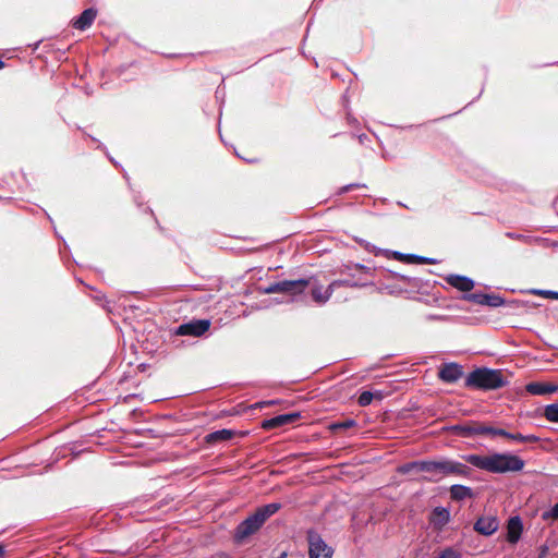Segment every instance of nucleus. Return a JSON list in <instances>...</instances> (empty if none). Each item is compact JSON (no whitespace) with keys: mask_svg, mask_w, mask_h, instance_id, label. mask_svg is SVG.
Masks as SVG:
<instances>
[{"mask_svg":"<svg viewBox=\"0 0 558 558\" xmlns=\"http://www.w3.org/2000/svg\"><path fill=\"white\" fill-rule=\"evenodd\" d=\"M463 459L473 466L490 473L520 472L525 465L523 459L510 452H495L488 456L466 454Z\"/></svg>","mask_w":558,"mask_h":558,"instance_id":"1","label":"nucleus"},{"mask_svg":"<svg viewBox=\"0 0 558 558\" xmlns=\"http://www.w3.org/2000/svg\"><path fill=\"white\" fill-rule=\"evenodd\" d=\"M416 470L418 472L430 473L434 476L444 477L448 475H468L470 469L468 465L449 459L435 461H416L403 468L404 471Z\"/></svg>","mask_w":558,"mask_h":558,"instance_id":"2","label":"nucleus"},{"mask_svg":"<svg viewBox=\"0 0 558 558\" xmlns=\"http://www.w3.org/2000/svg\"><path fill=\"white\" fill-rule=\"evenodd\" d=\"M281 505L279 502H272L259 507L252 515L247 517L243 522H241L235 532V537L238 539H243L251 534L255 533L259 530V527L264 524V522L275 514Z\"/></svg>","mask_w":558,"mask_h":558,"instance_id":"3","label":"nucleus"},{"mask_svg":"<svg viewBox=\"0 0 558 558\" xmlns=\"http://www.w3.org/2000/svg\"><path fill=\"white\" fill-rule=\"evenodd\" d=\"M506 380L499 369L477 368L471 372L466 379L465 386L478 389H497L504 387Z\"/></svg>","mask_w":558,"mask_h":558,"instance_id":"4","label":"nucleus"},{"mask_svg":"<svg viewBox=\"0 0 558 558\" xmlns=\"http://www.w3.org/2000/svg\"><path fill=\"white\" fill-rule=\"evenodd\" d=\"M310 280L299 279V280H282L279 282H275L269 284L264 289V292L267 294L272 293H283L291 296V300H296L299 295H301L305 289L308 287Z\"/></svg>","mask_w":558,"mask_h":558,"instance_id":"5","label":"nucleus"},{"mask_svg":"<svg viewBox=\"0 0 558 558\" xmlns=\"http://www.w3.org/2000/svg\"><path fill=\"white\" fill-rule=\"evenodd\" d=\"M308 554L310 558H331L333 550L329 547L316 532H308Z\"/></svg>","mask_w":558,"mask_h":558,"instance_id":"6","label":"nucleus"},{"mask_svg":"<svg viewBox=\"0 0 558 558\" xmlns=\"http://www.w3.org/2000/svg\"><path fill=\"white\" fill-rule=\"evenodd\" d=\"M342 286L354 287L355 283L351 282L350 280H335L325 290L322 286L314 287L312 289L313 300L318 304H325L330 299L335 289Z\"/></svg>","mask_w":558,"mask_h":558,"instance_id":"7","label":"nucleus"},{"mask_svg":"<svg viewBox=\"0 0 558 558\" xmlns=\"http://www.w3.org/2000/svg\"><path fill=\"white\" fill-rule=\"evenodd\" d=\"M210 327V322L207 319L192 320L186 324H182L178 327L175 333L180 336H203Z\"/></svg>","mask_w":558,"mask_h":558,"instance_id":"8","label":"nucleus"},{"mask_svg":"<svg viewBox=\"0 0 558 558\" xmlns=\"http://www.w3.org/2000/svg\"><path fill=\"white\" fill-rule=\"evenodd\" d=\"M463 375L462 366L457 363H445L441 365L438 376L445 383H456Z\"/></svg>","mask_w":558,"mask_h":558,"instance_id":"9","label":"nucleus"},{"mask_svg":"<svg viewBox=\"0 0 558 558\" xmlns=\"http://www.w3.org/2000/svg\"><path fill=\"white\" fill-rule=\"evenodd\" d=\"M499 527V522L496 517H482L475 524L474 530L482 535L489 536L494 534Z\"/></svg>","mask_w":558,"mask_h":558,"instance_id":"10","label":"nucleus"},{"mask_svg":"<svg viewBox=\"0 0 558 558\" xmlns=\"http://www.w3.org/2000/svg\"><path fill=\"white\" fill-rule=\"evenodd\" d=\"M529 393L533 396L550 395L558 391V385L542 381H532L525 386Z\"/></svg>","mask_w":558,"mask_h":558,"instance_id":"11","label":"nucleus"},{"mask_svg":"<svg viewBox=\"0 0 558 558\" xmlns=\"http://www.w3.org/2000/svg\"><path fill=\"white\" fill-rule=\"evenodd\" d=\"M300 417L299 413L280 414L269 420L264 421L263 427L266 429L276 428L279 426L294 423Z\"/></svg>","mask_w":558,"mask_h":558,"instance_id":"12","label":"nucleus"},{"mask_svg":"<svg viewBox=\"0 0 558 558\" xmlns=\"http://www.w3.org/2000/svg\"><path fill=\"white\" fill-rule=\"evenodd\" d=\"M523 531L522 521L519 517H512L507 524V541L511 544L519 542Z\"/></svg>","mask_w":558,"mask_h":558,"instance_id":"13","label":"nucleus"},{"mask_svg":"<svg viewBox=\"0 0 558 558\" xmlns=\"http://www.w3.org/2000/svg\"><path fill=\"white\" fill-rule=\"evenodd\" d=\"M447 283L462 292H469L474 288V281L465 276L449 275L446 277Z\"/></svg>","mask_w":558,"mask_h":558,"instance_id":"14","label":"nucleus"},{"mask_svg":"<svg viewBox=\"0 0 558 558\" xmlns=\"http://www.w3.org/2000/svg\"><path fill=\"white\" fill-rule=\"evenodd\" d=\"M97 12L94 9L84 10L81 15L73 21V27L81 31L88 28L93 24Z\"/></svg>","mask_w":558,"mask_h":558,"instance_id":"15","label":"nucleus"},{"mask_svg":"<svg viewBox=\"0 0 558 558\" xmlns=\"http://www.w3.org/2000/svg\"><path fill=\"white\" fill-rule=\"evenodd\" d=\"M458 430V434L463 437H469L473 435H483L484 425L477 423H471L465 425H459L454 427Z\"/></svg>","mask_w":558,"mask_h":558,"instance_id":"16","label":"nucleus"},{"mask_svg":"<svg viewBox=\"0 0 558 558\" xmlns=\"http://www.w3.org/2000/svg\"><path fill=\"white\" fill-rule=\"evenodd\" d=\"M450 496L454 500H463L472 496V489L463 485H452Z\"/></svg>","mask_w":558,"mask_h":558,"instance_id":"17","label":"nucleus"},{"mask_svg":"<svg viewBox=\"0 0 558 558\" xmlns=\"http://www.w3.org/2000/svg\"><path fill=\"white\" fill-rule=\"evenodd\" d=\"M233 435H234V432L231 429H220V430H216V432L207 435V440L209 442L225 441V440L231 439L233 437Z\"/></svg>","mask_w":558,"mask_h":558,"instance_id":"18","label":"nucleus"},{"mask_svg":"<svg viewBox=\"0 0 558 558\" xmlns=\"http://www.w3.org/2000/svg\"><path fill=\"white\" fill-rule=\"evenodd\" d=\"M544 416L549 422L558 423V403L546 405L544 409Z\"/></svg>","mask_w":558,"mask_h":558,"instance_id":"19","label":"nucleus"},{"mask_svg":"<svg viewBox=\"0 0 558 558\" xmlns=\"http://www.w3.org/2000/svg\"><path fill=\"white\" fill-rule=\"evenodd\" d=\"M449 521V512L445 508H436L434 510V522L444 525Z\"/></svg>","mask_w":558,"mask_h":558,"instance_id":"20","label":"nucleus"},{"mask_svg":"<svg viewBox=\"0 0 558 558\" xmlns=\"http://www.w3.org/2000/svg\"><path fill=\"white\" fill-rule=\"evenodd\" d=\"M505 301L501 296L496 294H485L484 305L490 307H499L504 305Z\"/></svg>","mask_w":558,"mask_h":558,"instance_id":"21","label":"nucleus"},{"mask_svg":"<svg viewBox=\"0 0 558 558\" xmlns=\"http://www.w3.org/2000/svg\"><path fill=\"white\" fill-rule=\"evenodd\" d=\"M507 438L515 440V441H520V442H536V441H538V437H536L534 435H522L520 433H517V434L509 433V436H507Z\"/></svg>","mask_w":558,"mask_h":558,"instance_id":"22","label":"nucleus"},{"mask_svg":"<svg viewBox=\"0 0 558 558\" xmlns=\"http://www.w3.org/2000/svg\"><path fill=\"white\" fill-rule=\"evenodd\" d=\"M463 299L465 301H469V302H472L475 304L484 305L485 293H482V292L469 293V294H465L463 296Z\"/></svg>","mask_w":558,"mask_h":558,"instance_id":"23","label":"nucleus"},{"mask_svg":"<svg viewBox=\"0 0 558 558\" xmlns=\"http://www.w3.org/2000/svg\"><path fill=\"white\" fill-rule=\"evenodd\" d=\"M375 395L372 392V391H363L360 396H359V399H357V403L361 405V407H367L368 404L372 403L373 399H374Z\"/></svg>","mask_w":558,"mask_h":558,"instance_id":"24","label":"nucleus"},{"mask_svg":"<svg viewBox=\"0 0 558 558\" xmlns=\"http://www.w3.org/2000/svg\"><path fill=\"white\" fill-rule=\"evenodd\" d=\"M484 434L492 435V436H501V437H506V438H507V436H509V433L502 428H494V427H489V426H485V425H484L483 435Z\"/></svg>","mask_w":558,"mask_h":558,"instance_id":"25","label":"nucleus"},{"mask_svg":"<svg viewBox=\"0 0 558 558\" xmlns=\"http://www.w3.org/2000/svg\"><path fill=\"white\" fill-rule=\"evenodd\" d=\"M438 558H461V554L451 547H447L440 551Z\"/></svg>","mask_w":558,"mask_h":558,"instance_id":"26","label":"nucleus"},{"mask_svg":"<svg viewBox=\"0 0 558 558\" xmlns=\"http://www.w3.org/2000/svg\"><path fill=\"white\" fill-rule=\"evenodd\" d=\"M355 421L354 420H345L343 422H340V423H336L332 425V428L335 429H338V428H341V429H347V428H350V427H353L355 426Z\"/></svg>","mask_w":558,"mask_h":558,"instance_id":"27","label":"nucleus"},{"mask_svg":"<svg viewBox=\"0 0 558 558\" xmlns=\"http://www.w3.org/2000/svg\"><path fill=\"white\" fill-rule=\"evenodd\" d=\"M543 519H558V502L549 511L543 513Z\"/></svg>","mask_w":558,"mask_h":558,"instance_id":"28","label":"nucleus"},{"mask_svg":"<svg viewBox=\"0 0 558 558\" xmlns=\"http://www.w3.org/2000/svg\"><path fill=\"white\" fill-rule=\"evenodd\" d=\"M408 258L411 260H418L420 263H423V264H434V259L427 258V257H421L417 255H410V256H408Z\"/></svg>","mask_w":558,"mask_h":558,"instance_id":"29","label":"nucleus"},{"mask_svg":"<svg viewBox=\"0 0 558 558\" xmlns=\"http://www.w3.org/2000/svg\"><path fill=\"white\" fill-rule=\"evenodd\" d=\"M546 296L550 298V299L558 300V292H556V291H548V292H546Z\"/></svg>","mask_w":558,"mask_h":558,"instance_id":"30","label":"nucleus"},{"mask_svg":"<svg viewBox=\"0 0 558 558\" xmlns=\"http://www.w3.org/2000/svg\"><path fill=\"white\" fill-rule=\"evenodd\" d=\"M546 292H548L547 290H533L532 293L536 294V295H544L546 296Z\"/></svg>","mask_w":558,"mask_h":558,"instance_id":"31","label":"nucleus"},{"mask_svg":"<svg viewBox=\"0 0 558 558\" xmlns=\"http://www.w3.org/2000/svg\"><path fill=\"white\" fill-rule=\"evenodd\" d=\"M507 236L511 238V239H522L523 236L520 235V234H514V233H511V232H508L507 233Z\"/></svg>","mask_w":558,"mask_h":558,"instance_id":"32","label":"nucleus"},{"mask_svg":"<svg viewBox=\"0 0 558 558\" xmlns=\"http://www.w3.org/2000/svg\"><path fill=\"white\" fill-rule=\"evenodd\" d=\"M375 395L374 399H378V400H381L383 399V392L377 390L375 392H373Z\"/></svg>","mask_w":558,"mask_h":558,"instance_id":"33","label":"nucleus"},{"mask_svg":"<svg viewBox=\"0 0 558 558\" xmlns=\"http://www.w3.org/2000/svg\"><path fill=\"white\" fill-rule=\"evenodd\" d=\"M353 186H354L353 184H350V185L343 186V187L341 189V192H348V191H350Z\"/></svg>","mask_w":558,"mask_h":558,"instance_id":"34","label":"nucleus"},{"mask_svg":"<svg viewBox=\"0 0 558 558\" xmlns=\"http://www.w3.org/2000/svg\"><path fill=\"white\" fill-rule=\"evenodd\" d=\"M428 319H442V317L440 316H435V315H428L427 316Z\"/></svg>","mask_w":558,"mask_h":558,"instance_id":"35","label":"nucleus"},{"mask_svg":"<svg viewBox=\"0 0 558 558\" xmlns=\"http://www.w3.org/2000/svg\"><path fill=\"white\" fill-rule=\"evenodd\" d=\"M4 556V548L2 545H0V558Z\"/></svg>","mask_w":558,"mask_h":558,"instance_id":"36","label":"nucleus"}]
</instances>
